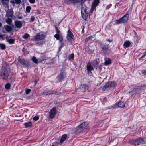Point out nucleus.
<instances>
[{"instance_id":"40","label":"nucleus","mask_w":146,"mask_h":146,"mask_svg":"<svg viewBox=\"0 0 146 146\" xmlns=\"http://www.w3.org/2000/svg\"><path fill=\"white\" fill-rule=\"evenodd\" d=\"M31 90L30 89H27L25 90L26 94H28L30 93V92H31Z\"/></svg>"},{"instance_id":"29","label":"nucleus","mask_w":146,"mask_h":146,"mask_svg":"<svg viewBox=\"0 0 146 146\" xmlns=\"http://www.w3.org/2000/svg\"><path fill=\"white\" fill-rule=\"evenodd\" d=\"M6 22L8 24L11 25L12 22V20L11 18L8 17L6 20Z\"/></svg>"},{"instance_id":"13","label":"nucleus","mask_w":146,"mask_h":146,"mask_svg":"<svg viewBox=\"0 0 146 146\" xmlns=\"http://www.w3.org/2000/svg\"><path fill=\"white\" fill-rule=\"evenodd\" d=\"M45 59L44 58L41 57L40 58L38 59L39 62H41L42 61L44 60ZM32 60L35 64H37L38 63V60L35 56H33L32 58Z\"/></svg>"},{"instance_id":"12","label":"nucleus","mask_w":146,"mask_h":146,"mask_svg":"<svg viewBox=\"0 0 146 146\" xmlns=\"http://www.w3.org/2000/svg\"><path fill=\"white\" fill-rule=\"evenodd\" d=\"M100 47L102 48L101 52L105 53L108 48L109 46L105 44H101Z\"/></svg>"},{"instance_id":"2","label":"nucleus","mask_w":146,"mask_h":146,"mask_svg":"<svg viewBox=\"0 0 146 146\" xmlns=\"http://www.w3.org/2000/svg\"><path fill=\"white\" fill-rule=\"evenodd\" d=\"M145 87H146V84H141L140 86L134 88L132 91L129 92L127 94H131V96H132L134 94H140L142 92V90H144V88Z\"/></svg>"},{"instance_id":"56","label":"nucleus","mask_w":146,"mask_h":146,"mask_svg":"<svg viewBox=\"0 0 146 146\" xmlns=\"http://www.w3.org/2000/svg\"><path fill=\"white\" fill-rule=\"evenodd\" d=\"M104 100L105 101H106V97H105L104 98Z\"/></svg>"},{"instance_id":"17","label":"nucleus","mask_w":146,"mask_h":146,"mask_svg":"<svg viewBox=\"0 0 146 146\" xmlns=\"http://www.w3.org/2000/svg\"><path fill=\"white\" fill-rule=\"evenodd\" d=\"M15 24L17 28L20 29L22 26L23 22L21 21L15 20Z\"/></svg>"},{"instance_id":"31","label":"nucleus","mask_w":146,"mask_h":146,"mask_svg":"<svg viewBox=\"0 0 146 146\" xmlns=\"http://www.w3.org/2000/svg\"><path fill=\"white\" fill-rule=\"evenodd\" d=\"M0 48L2 50H5L6 48V46L5 44L0 43Z\"/></svg>"},{"instance_id":"15","label":"nucleus","mask_w":146,"mask_h":146,"mask_svg":"<svg viewBox=\"0 0 146 146\" xmlns=\"http://www.w3.org/2000/svg\"><path fill=\"white\" fill-rule=\"evenodd\" d=\"M13 10L12 8L9 9L6 12V16L8 17H12L13 15Z\"/></svg>"},{"instance_id":"46","label":"nucleus","mask_w":146,"mask_h":146,"mask_svg":"<svg viewBox=\"0 0 146 146\" xmlns=\"http://www.w3.org/2000/svg\"><path fill=\"white\" fill-rule=\"evenodd\" d=\"M29 2L31 4H33L35 2V0H29Z\"/></svg>"},{"instance_id":"21","label":"nucleus","mask_w":146,"mask_h":146,"mask_svg":"<svg viewBox=\"0 0 146 146\" xmlns=\"http://www.w3.org/2000/svg\"><path fill=\"white\" fill-rule=\"evenodd\" d=\"M3 29H4L7 32H10L12 30V27L8 25H5L4 26Z\"/></svg>"},{"instance_id":"10","label":"nucleus","mask_w":146,"mask_h":146,"mask_svg":"<svg viewBox=\"0 0 146 146\" xmlns=\"http://www.w3.org/2000/svg\"><path fill=\"white\" fill-rule=\"evenodd\" d=\"M56 107L55 106L52 108L50 110L49 117L50 119H53L56 114Z\"/></svg>"},{"instance_id":"53","label":"nucleus","mask_w":146,"mask_h":146,"mask_svg":"<svg viewBox=\"0 0 146 146\" xmlns=\"http://www.w3.org/2000/svg\"><path fill=\"white\" fill-rule=\"evenodd\" d=\"M18 17L19 19H21L23 18V17L22 16H20L19 15L18 16Z\"/></svg>"},{"instance_id":"59","label":"nucleus","mask_w":146,"mask_h":146,"mask_svg":"<svg viewBox=\"0 0 146 146\" xmlns=\"http://www.w3.org/2000/svg\"><path fill=\"white\" fill-rule=\"evenodd\" d=\"M11 3H14V1H13L12 2V1H11Z\"/></svg>"},{"instance_id":"52","label":"nucleus","mask_w":146,"mask_h":146,"mask_svg":"<svg viewBox=\"0 0 146 146\" xmlns=\"http://www.w3.org/2000/svg\"><path fill=\"white\" fill-rule=\"evenodd\" d=\"M1 2H5V1L9 2V0H1Z\"/></svg>"},{"instance_id":"60","label":"nucleus","mask_w":146,"mask_h":146,"mask_svg":"<svg viewBox=\"0 0 146 146\" xmlns=\"http://www.w3.org/2000/svg\"><path fill=\"white\" fill-rule=\"evenodd\" d=\"M108 7H106V9H107V8H108Z\"/></svg>"},{"instance_id":"26","label":"nucleus","mask_w":146,"mask_h":146,"mask_svg":"<svg viewBox=\"0 0 146 146\" xmlns=\"http://www.w3.org/2000/svg\"><path fill=\"white\" fill-rule=\"evenodd\" d=\"M24 125L26 128L29 127H31L32 126V124L31 122H26L24 123Z\"/></svg>"},{"instance_id":"25","label":"nucleus","mask_w":146,"mask_h":146,"mask_svg":"<svg viewBox=\"0 0 146 146\" xmlns=\"http://www.w3.org/2000/svg\"><path fill=\"white\" fill-rule=\"evenodd\" d=\"M130 44L131 43L130 41H126L124 43L123 46L125 48H127L129 46Z\"/></svg>"},{"instance_id":"51","label":"nucleus","mask_w":146,"mask_h":146,"mask_svg":"<svg viewBox=\"0 0 146 146\" xmlns=\"http://www.w3.org/2000/svg\"><path fill=\"white\" fill-rule=\"evenodd\" d=\"M100 78V81L101 82V83H102V82H103V81H104V79H105V78H104L102 80H101V79H102V78H101V77H100V78Z\"/></svg>"},{"instance_id":"7","label":"nucleus","mask_w":146,"mask_h":146,"mask_svg":"<svg viewBox=\"0 0 146 146\" xmlns=\"http://www.w3.org/2000/svg\"><path fill=\"white\" fill-rule=\"evenodd\" d=\"M81 13L82 18L86 20L88 17V13L87 7L86 6L82 7L81 10Z\"/></svg>"},{"instance_id":"16","label":"nucleus","mask_w":146,"mask_h":146,"mask_svg":"<svg viewBox=\"0 0 146 146\" xmlns=\"http://www.w3.org/2000/svg\"><path fill=\"white\" fill-rule=\"evenodd\" d=\"M99 3V0H94L92 3V7L91 9V11L92 12Z\"/></svg>"},{"instance_id":"32","label":"nucleus","mask_w":146,"mask_h":146,"mask_svg":"<svg viewBox=\"0 0 146 146\" xmlns=\"http://www.w3.org/2000/svg\"><path fill=\"white\" fill-rule=\"evenodd\" d=\"M64 2L67 4H70L73 3L72 0H65Z\"/></svg>"},{"instance_id":"14","label":"nucleus","mask_w":146,"mask_h":146,"mask_svg":"<svg viewBox=\"0 0 146 146\" xmlns=\"http://www.w3.org/2000/svg\"><path fill=\"white\" fill-rule=\"evenodd\" d=\"M131 13L130 11H128L121 18L122 19L123 23L126 22L128 20L129 14Z\"/></svg>"},{"instance_id":"33","label":"nucleus","mask_w":146,"mask_h":146,"mask_svg":"<svg viewBox=\"0 0 146 146\" xmlns=\"http://www.w3.org/2000/svg\"><path fill=\"white\" fill-rule=\"evenodd\" d=\"M35 43L36 45L40 46L43 44V42L42 41L39 40L35 42Z\"/></svg>"},{"instance_id":"30","label":"nucleus","mask_w":146,"mask_h":146,"mask_svg":"<svg viewBox=\"0 0 146 146\" xmlns=\"http://www.w3.org/2000/svg\"><path fill=\"white\" fill-rule=\"evenodd\" d=\"M30 37V35L27 33H25L24 34L23 36V38L25 39H27L28 38Z\"/></svg>"},{"instance_id":"22","label":"nucleus","mask_w":146,"mask_h":146,"mask_svg":"<svg viewBox=\"0 0 146 146\" xmlns=\"http://www.w3.org/2000/svg\"><path fill=\"white\" fill-rule=\"evenodd\" d=\"M6 41L10 44H13L15 41V40L13 39H10L9 38L8 36L6 37L5 38Z\"/></svg>"},{"instance_id":"27","label":"nucleus","mask_w":146,"mask_h":146,"mask_svg":"<svg viewBox=\"0 0 146 146\" xmlns=\"http://www.w3.org/2000/svg\"><path fill=\"white\" fill-rule=\"evenodd\" d=\"M112 63L111 60L110 59H108V60L105 61L104 64L105 65H108L111 64Z\"/></svg>"},{"instance_id":"1","label":"nucleus","mask_w":146,"mask_h":146,"mask_svg":"<svg viewBox=\"0 0 146 146\" xmlns=\"http://www.w3.org/2000/svg\"><path fill=\"white\" fill-rule=\"evenodd\" d=\"M0 76L3 80H7L8 79H11L9 77L8 71L5 66H3L1 68Z\"/></svg>"},{"instance_id":"4","label":"nucleus","mask_w":146,"mask_h":146,"mask_svg":"<svg viewBox=\"0 0 146 146\" xmlns=\"http://www.w3.org/2000/svg\"><path fill=\"white\" fill-rule=\"evenodd\" d=\"M55 27L56 34L54 35V37L57 40H59L60 42L61 43L63 40L62 34L57 27L56 26H55Z\"/></svg>"},{"instance_id":"55","label":"nucleus","mask_w":146,"mask_h":146,"mask_svg":"<svg viewBox=\"0 0 146 146\" xmlns=\"http://www.w3.org/2000/svg\"><path fill=\"white\" fill-rule=\"evenodd\" d=\"M84 27L83 28L82 31V33H83L84 32Z\"/></svg>"},{"instance_id":"24","label":"nucleus","mask_w":146,"mask_h":146,"mask_svg":"<svg viewBox=\"0 0 146 146\" xmlns=\"http://www.w3.org/2000/svg\"><path fill=\"white\" fill-rule=\"evenodd\" d=\"M67 137V135L66 134H64L61 137L60 141V143H62L66 139Z\"/></svg>"},{"instance_id":"23","label":"nucleus","mask_w":146,"mask_h":146,"mask_svg":"<svg viewBox=\"0 0 146 146\" xmlns=\"http://www.w3.org/2000/svg\"><path fill=\"white\" fill-rule=\"evenodd\" d=\"M81 89L82 90L84 91H85L88 88V86L86 84H83L81 86Z\"/></svg>"},{"instance_id":"35","label":"nucleus","mask_w":146,"mask_h":146,"mask_svg":"<svg viewBox=\"0 0 146 146\" xmlns=\"http://www.w3.org/2000/svg\"><path fill=\"white\" fill-rule=\"evenodd\" d=\"M115 23L117 24H119L122 23H123V21L121 18L116 21Z\"/></svg>"},{"instance_id":"48","label":"nucleus","mask_w":146,"mask_h":146,"mask_svg":"<svg viewBox=\"0 0 146 146\" xmlns=\"http://www.w3.org/2000/svg\"><path fill=\"white\" fill-rule=\"evenodd\" d=\"M143 144H146V138H143Z\"/></svg>"},{"instance_id":"41","label":"nucleus","mask_w":146,"mask_h":146,"mask_svg":"<svg viewBox=\"0 0 146 146\" xmlns=\"http://www.w3.org/2000/svg\"><path fill=\"white\" fill-rule=\"evenodd\" d=\"M39 119V117L38 116H35L34 117L33 119L35 121H37Z\"/></svg>"},{"instance_id":"3","label":"nucleus","mask_w":146,"mask_h":146,"mask_svg":"<svg viewBox=\"0 0 146 146\" xmlns=\"http://www.w3.org/2000/svg\"><path fill=\"white\" fill-rule=\"evenodd\" d=\"M116 86V82L114 81H110L106 84L102 88L103 91H107L110 89L111 88H114Z\"/></svg>"},{"instance_id":"50","label":"nucleus","mask_w":146,"mask_h":146,"mask_svg":"<svg viewBox=\"0 0 146 146\" xmlns=\"http://www.w3.org/2000/svg\"><path fill=\"white\" fill-rule=\"evenodd\" d=\"M106 40H107V41H108V42H112V40H111V39H107Z\"/></svg>"},{"instance_id":"20","label":"nucleus","mask_w":146,"mask_h":146,"mask_svg":"<svg viewBox=\"0 0 146 146\" xmlns=\"http://www.w3.org/2000/svg\"><path fill=\"white\" fill-rule=\"evenodd\" d=\"M87 70L88 72H90L94 69L93 67L92 66L90 63H88L87 66Z\"/></svg>"},{"instance_id":"34","label":"nucleus","mask_w":146,"mask_h":146,"mask_svg":"<svg viewBox=\"0 0 146 146\" xmlns=\"http://www.w3.org/2000/svg\"><path fill=\"white\" fill-rule=\"evenodd\" d=\"M11 84L9 83H7L5 85V87L6 90H8L10 88Z\"/></svg>"},{"instance_id":"58","label":"nucleus","mask_w":146,"mask_h":146,"mask_svg":"<svg viewBox=\"0 0 146 146\" xmlns=\"http://www.w3.org/2000/svg\"><path fill=\"white\" fill-rule=\"evenodd\" d=\"M2 24L0 22V27H1Z\"/></svg>"},{"instance_id":"43","label":"nucleus","mask_w":146,"mask_h":146,"mask_svg":"<svg viewBox=\"0 0 146 146\" xmlns=\"http://www.w3.org/2000/svg\"><path fill=\"white\" fill-rule=\"evenodd\" d=\"M48 94L49 95L51 94H54L55 92L54 91H52L51 90H48Z\"/></svg>"},{"instance_id":"8","label":"nucleus","mask_w":146,"mask_h":146,"mask_svg":"<svg viewBox=\"0 0 146 146\" xmlns=\"http://www.w3.org/2000/svg\"><path fill=\"white\" fill-rule=\"evenodd\" d=\"M143 138L140 137L137 139H132L131 141V142L132 144L136 146V145H139L140 143H143Z\"/></svg>"},{"instance_id":"28","label":"nucleus","mask_w":146,"mask_h":146,"mask_svg":"<svg viewBox=\"0 0 146 146\" xmlns=\"http://www.w3.org/2000/svg\"><path fill=\"white\" fill-rule=\"evenodd\" d=\"M74 53L71 54L68 56V60L71 61L74 60Z\"/></svg>"},{"instance_id":"47","label":"nucleus","mask_w":146,"mask_h":146,"mask_svg":"<svg viewBox=\"0 0 146 146\" xmlns=\"http://www.w3.org/2000/svg\"><path fill=\"white\" fill-rule=\"evenodd\" d=\"M35 17L33 16H32L31 17V20L32 22H33L35 20Z\"/></svg>"},{"instance_id":"5","label":"nucleus","mask_w":146,"mask_h":146,"mask_svg":"<svg viewBox=\"0 0 146 146\" xmlns=\"http://www.w3.org/2000/svg\"><path fill=\"white\" fill-rule=\"evenodd\" d=\"M66 73L64 71H61L60 74L56 77V83L60 82L66 77Z\"/></svg>"},{"instance_id":"9","label":"nucleus","mask_w":146,"mask_h":146,"mask_svg":"<svg viewBox=\"0 0 146 146\" xmlns=\"http://www.w3.org/2000/svg\"><path fill=\"white\" fill-rule=\"evenodd\" d=\"M45 37V35L42 34H38L37 35L35 36L33 38V40L35 41L41 40L43 39Z\"/></svg>"},{"instance_id":"18","label":"nucleus","mask_w":146,"mask_h":146,"mask_svg":"<svg viewBox=\"0 0 146 146\" xmlns=\"http://www.w3.org/2000/svg\"><path fill=\"white\" fill-rule=\"evenodd\" d=\"M20 63L23 65H26L27 67L30 66V64L25 60L21 58L19 60Z\"/></svg>"},{"instance_id":"19","label":"nucleus","mask_w":146,"mask_h":146,"mask_svg":"<svg viewBox=\"0 0 146 146\" xmlns=\"http://www.w3.org/2000/svg\"><path fill=\"white\" fill-rule=\"evenodd\" d=\"M115 106L120 107H123L125 106L124 103L120 101L118 102H117L114 104Z\"/></svg>"},{"instance_id":"57","label":"nucleus","mask_w":146,"mask_h":146,"mask_svg":"<svg viewBox=\"0 0 146 146\" xmlns=\"http://www.w3.org/2000/svg\"><path fill=\"white\" fill-rule=\"evenodd\" d=\"M112 6V5L111 4H110L109 5V7H108V9H109L110 7H111V6Z\"/></svg>"},{"instance_id":"42","label":"nucleus","mask_w":146,"mask_h":146,"mask_svg":"<svg viewBox=\"0 0 146 146\" xmlns=\"http://www.w3.org/2000/svg\"><path fill=\"white\" fill-rule=\"evenodd\" d=\"M92 38V37L91 36H90L88 37V38H86L85 40L86 41V42H88L89 40H90Z\"/></svg>"},{"instance_id":"37","label":"nucleus","mask_w":146,"mask_h":146,"mask_svg":"<svg viewBox=\"0 0 146 146\" xmlns=\"http://www.w3.org/2000/svg\"><path fill=\"white\" fill-rule=\"evenodd\" d=\"M31 7L30 6H27L26 9V10L27 12L29 13L30 12L31 9Z\"/></svg>"},{"instance_id":"6","label":"nucleus","mask_w":146,"mask_h":146,"mask_svg":"<svg viewBox=\"0 0 146 146\" xmlns=\"http://www.w3.org/2000/svg\"><path fill=\"white\" fill-rule=\"evenodd\" d=\"M88 125L87 123L84 122L82 123L78 127H76V131L77 133H80L84 129H85L87 127Z\"/></svg>"},{"instance_id":"44","label":"nucleus","mask_w":146,"mask_h":146,"mask_svg":"<svg viewBox=\"0 0 146 146\" xmlns=\"http://www.w3.org/2000/svg\"><path fill=\"white\" fill-rule=\"evenodd\" d=\"M15 3L16 4H19L21 2V0H15Z\"/></svg>"},{"instance_id":"45","label":"nucleus","mask_w":146,"mask_h":146,"mask_svg":"<svg viewBox=\"0 0 146 146\" xmlns=\"http://www.w3.org/2000/svg\"><path fill=\"white\" fill-rule=\"evenodd\" d=\"M60 43L61 44V45H60V46L59 48V49L60 50L63 47H64V44L62 43V42L61 43L60 42Z\"/></svg>"},{"instance_id":"38","label":"nucleus","mask_w":146,"mask_h":146,"mask_svg":"<svg viewBox=\"0 0 146 146\" xmlns=\"http://www.w3.org/2000/svg\"><path fill=\"white\" fill-rule=\"evenodd\" d=\"M43 94L45 95H49V94H48V90H46L44 91L43 93Z\"/></svg>"},{"instance_id":"39","label":"nucleus","mask_w":146,"mask_h":146,"mask_svg":"<svg viewBox=\"0 0 146 146\" xmlns=\"http://www.w3.org/2000/svg\"><path fill=\"white\" fill-rule=\"evenodd\" d=\"M146 56V51L144 52L143 55L140 58H139V60H140L141 59L144 58Z\"/></svg>"},{"instance_id":"11","label":"nucleus","mask_w":146,"mask_h":146,"mask_svg":"<svg viewBox=\"0 0 146 146\" xmlns=\"http://www.w3.org/2000/svg\"><path fill=\"white\" fill-rule=\"evenodd\" d=\"M74 36L72 33L69 29L67 31V35L66 38L67 40L69 41L74 40Z\"/></svg>"},{"instance_id":"54","label":"nucleus","mask_w":146,"mask_h":146,"mask_svg":"<svg viewBox=\"0 0 146 146\" xmlns=\"http://www.w3.org/2000/svg\"><path fill=\"white\" fill-rule=\"evenodd\" d=\"M3 35H0V38H3Z\"/></svg>"},{"instance_id":"49","label":"nucleus","mask_w":146,"mask_h":146,"mask_svg":"<svg viewBox=\"0 0 146 146\" xmlns=\"http://www.w3.org/2000/svg\"><path fill=\"white\" fill-rule=\"evenodd\" d=\"M142 72L143 74L145 75L146 74V70H143Z\"/></svg>"},{"instance_id":"36","label":"nucleus","mask_w":146,"mask_h":146,"mask_svg":"<svg viewBox=\"0 0 146 146\" xmlns=\"http://www.w3.org/2000/svg\"><path fill=\"white\" fill-rule=\"evenodd\" d=\"M2 4L3 5V6L5 8H9V5L6 2H1Z\"/></svg>"}]
</instances>
